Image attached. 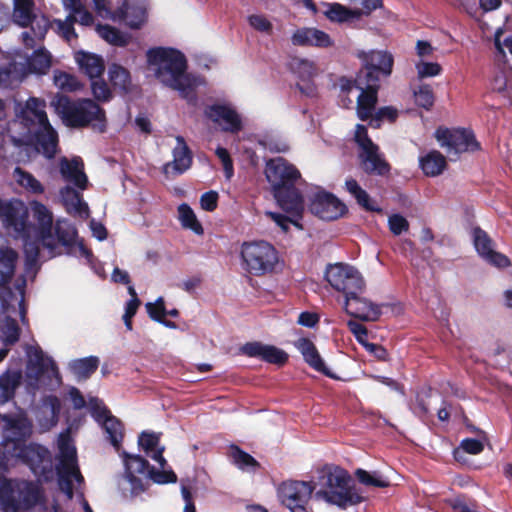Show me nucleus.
Here are the masks:
<instances>
[{
  "label": "nucleus",
  "instance_id": "1",
  "mask_svg": "<svg viewBox=\"0 0 512 512\" xmlns=\"http://www.w3.org/2000/svg\"><path fill=\"white\" fill-rule=\"evenodd\" d=\"M150 65L157 66L156 78L165 86L177 90L188 103L197 101L194 78L186 73L187 60L184 54L175 48L157 47L147 52Z\"/></svg>",
  "mask_w": 512,
  "mask_h": 512
},
{
  "label": "nucleus",
  "instance_id": "2",
  "mask_svg": "<svg viewBox=\"0 0 512 512\" xmlns=\"http://www.w3.org/2000/svg\"><path fill=\"white\" fill-rule=\"evenodd\" d=\"M265 176L280 208L286 213L301 216L304 199L296 187V182L301 178L299 170L286 159L276 157L266 162Z\"/></svg>",
  "mask_w": 512,
  "mask_h": 512
},
{
  "label": "nucleus",
  "instance_id": "3",
  "mask_svg": "<svg viewBox=\"0 0 512 512\" xmlns=\"http://www.w3.org/2000/svg\"><path fill=\"white\" fill-rule=\"evenodd\" d=\"M317 499L324 500L328 504L336 505L341 509L355 506L365 501L354 485L353 480L345 469L335 465H324L317 469V477L313 482Z\"/></svg>",
  "mask_w": 512,
  "mask_h": 512
},
{
  "label": "nucleus",
  "instance_id": "4",
  "mask_svg": "<svg viewBox=\"0 0 512 512\" xmlns=\"http://www.w3.org/2000/svg\"><path fill=\"white\" fill-rule=\"evenodd\" d=\"M41 486L24 479H9L0 489V508L3 512H26L42 499Z\"/></svg>",
  "mask_w": 512,
  "mask_h": 512
},
{
  "label": "nucleus",
  "instance_id": "5",
  "mask_svg": "<svg viewBox=\"0 0 512 512\" xmlns=\"http://www.w3.org/2000/svg\"><path fill=\"white\" fill-rule=\"evenodd\" d=\"M55 111L63 124L69 128H81L93 120L105 121V111L91 99L73 101L67 96H59L55 103Z\"/></svg>",
  "mask_w": 512,
  "mask_h": 512
},
{
  "label": "nucleus",
  "instance_id": "6",
  "mask_svg": "<svg viewBox=\"0 0 512 512\" xmlns=\"http://www.w3.org/2000/svg\"><path fill=\"white\" fill-rule=\"evenodd\" d=\"M244 268L254 276H263L275 271L279 262L276 248L264 240L244 242L241 246Z\"/></svg>",
  "mask_w": 512,
  "mask_h": 512
},
{
  "label": "nucleus",
  "instance_id": "7",
  "mask_svg": "<svg viewBox=\"0 0 512 512\" xmlns=\"http://www.w3.org/2000/svg\"><path fill=\"white\" fill-rule=\"evenodd\" d=\"M357 57L362 65L357 73V82L381 87L391 76L394 65L393 55L387 51H359Z\"/></svg>",
  "mask_w": 512,
  "mask_h": 512
},
{
  "label": "nucleus",
  "instance_id": "8",
  "mask_svg": "<svg viewBox=\"0 0 512 512\" xmlns=\"http://www.w3.org/2000/svg\"><path fill=\"white\" fill-rule=\"evenodd\" d=\"M6 453L28 465L34 474H45L51 470V459L49 451L39 444H26L23 437L10 438L4 440Z\"/></svg>",
  "mask_w": 512,
  "mask_h": 512
},
{
  "label": "nucleus",
  "instance_id": "9",
  "mask_svg": "<svg viewBox=\"0 0 512 512\" xmlns=\"http://www.w3.org/2000/svg\"><path fill=\"white\" fill-rule=\"evenodd\" d=\"M354 141L360 150L358 160L362 171L369 176L388 177L391 165L369 137L368 130H355Z\"/></svg>",
  "mask_w": 512,
  "mask_h": 512
},
{
  "label": "nucleus",
  "instance_id": "10",
  "mask_svg": "<svg viewBox=\"0 0 512 512\" xmlns=\"http://www.w3.org/2000/svg\"><path fill=\"white\" fill-rule=\"evenodd\" d=\"M325 279L334 290L343 293L345 297L363 293L365 289L361 273L349 264H329L325 271Z\"/></svg>",
  "mask_w": 512,
  "mask_h": 512
},
{
  "label": "nucleus",
  "instance_id": "11",
  "mask_svg": "<svg viewBox=\"0 0 512 512\" xmlns=\"http://www.w3.org/2000/svg\"><path fill=\"white\" fill-rule=\"evenodd\" d=\"M435 138L450 160H456L463 152L480 149L473 130H435Z\"/></svg>",
  "mask_w": 512,
  "mask_h": 512
},
{
  "label": "nucleus",
  "instance_id": "12",
  "mask_svg": "<svg viewBox=\"0 0 512 512\" xmlns=\"http://www.w3.org/2000/svg\"><path fill=\"white\" fill-rule=\"evenodd\" d=\"M310 212L325 221H334L348 213V207L336 195L324 189H318L309 198Z\"/></svg>",
  "mask_w": 512,
  "mask_h": 512
},
{
  "label": "nucleus",
  "instance_id": "13",
  "mask_svg": "<svg viewBox=\"0 0 512 512\" xmlns=\"http://www.w3.org/2000/svg\"><path fill=\"white\" fill-rule=\"evenodd\" d=\"M90 413L106 433V440L118 451L124 438V425L112 415L107 406L98 398L90 399Z\"/></svg>",
  "mask_w": 512,
  "mask_h": 512
},
{
  "label": "nucleus",
  "instance_id": "14",
  "mask_svg": "<svg viewBox=\"0 0 512 512\" xmlns=\"http://www.w3.org/2000/svg\"><path fill=\"white\" fill-rule=\"evenodd\" d=\"M314 490L313 481L290 480L283 482L278 492L281 502L291 512H308L306 506Z\"/></svg>",
  "mask_w": 512,
  "mask_h": 512
},
{
  "label": "nucleus",
  "instance_id": "15",
  "mask_svg": "<svg viewBox=\"0 0 512 512\" xmlns=\"http://www.w3.org/2000/svg\"><path fill=\"white\" fill-rule=\"evenodd\" d=\"M0 217L7 229H12L16 236L26 238L30 234L28 210L21 201L3 202L0 200Z\"/></svg>",
  "mask_w": 512,
  "mask_h": 512
},
{
  "label": "nucleus",
  "instance_id": "16",
  "mask_svg": "<svg viewBox=\"0 0 512 512\" xmlns=\"http://www.w3.org/2000/svg\"><path fill=\"white\" fill-rule=\"evenodd\" d=\"M473 244L479 254L488 264L504 269L511 265L510 259L494 250V241L488 235V233L480 227H475L472 231Z\"/></svg>",
  "mask_w": 512,
  "mask_h": 512
},
{
  "label": "nucleus",
  "instance_id": "17",
  "mask_svg": "<svg viewBox=\"0 0 512 512\" xmlns=\"http://www.w3.org/2000/svg\"><path fill=\"white\" fill-rule=\"evenodd\" d=\"M18 106L17 117L26 128H53L46 113L45 100L30 97L24 105Z\"/></svg>",
  "mask_w": 512,
  "mask_h": 512
},
{
  "label": "nucleus",
  "instance_id": "18",
  "mask_svg": "<svg viewBox=\"0 0 512 512\" xmlns=\"http://www.w3.org/2000/svg\"><path fill=\"white\" fill-rule=\"evenodd\" d=\"M172 154L173 160L165 163L162 167V173L167 179L182 175L193 162L192 151L182 136L176 137V146L173 148Z\"/></svg>",
  "mask_w": 512,
  "mask_h": 512
},
{
  "label": "nucleus",
  "instance_id": "19",
  "mask_svg": "<svg viewBox=\"0 0 512 512\" xmlns=\"http://www.w3.org/2000/svg\"><path fill=\"white\" fill-rule=\"evenodd\" d=\"M356 295L345 297L344 308L347 314L361 321H377L382 315L381 306Z\"/></svg>",
  "mask_w": 512,
  "mask_h": 512
},
{
  "label": "nucleus",
  "instance_id": "20",
  "mask_svg": "<svg viewBox=\"0 0 512 512\" xmlns=\"http://www.w3.org/2000/svg\"><path fill=\"white\" fill-rule=\"evenodd\" d=\"M241 352L248 357L260 358L267 363L278 366H283L288 361V354L284 350L258 341L245 343L241 347Z\"/></svg>",
  "mask_w": 512,
  "mask_h": 512
},
{
  "label": "nucleus",
  "instance_id": "21",
  "mask_svg": "<svg viewBox=\"0 0 512 512\" xmlns=\"http://www.w3.org/2000/svg\"><path fill=\"white\" fill-rule=\"evenodd\" d=\"M380 88L376 85L357 82V89L361 92L357 97L356 111L361 121H369L375 113Z\"/></svg>",
  "mask_w": 512,
  "mask_h": 512
},
{
  "label": "nucleus",
  "instance_id": "22",
  "mask_svg": "<svg viewBox=\"0 0 512 512\" xmlns=\"http://www.w3.org/2000/svg\"><path fill=\"white\" fill-rule=\"evenodd\" d=\"M296 348L302 354L305 362L315 371L331 379H339L325 364L315 344L309 339L302 337L295 343Z\"/></svg>",
  "mask_w": 512,
  "mask_h": 512
},
{
  "label": "nucleus",
  "instance_id": "23",
  "mask_svg": "<svg viewBox=\"0 0 512 512\" xmlns=\"http://www.w3.org/2000/svg\"><path fill=\"white\" fill-rule=\"evenodd\" d=\"M31 211L34 220L38 224V233L43 245L50 250L55 248V245L48 241L52 237L53 216L48 208L37 201L31 203Z\"/></svg>",
  "mask_w": 512,
  "mask_h": 512
},
{
  "label": "nucleus",
  "instance_id": "24",
  "mask_svg": "<svg viewBox=\"0 0 512 512\" xmlns=\"http://www.w3.org/2000/svg\"><path fill=\"white\" fill-rule=\"evenodd\" d=\"M60 173L63 179L74 184L80 190L87 189L88 178L84 172V164L80 157H74L71 160L62 158L60 161Z\"/></svg>",
  "mask_w": 512,
  "mask_h": 512
},
{
  "label": "nucleus",
  "instance_id": "25",
  "mask_svg": "<svg viewBox=\"0 0 512 512\" xmlns=\"http://www.w3.org/2000/svg\"><path fill=\"white\" fill-rule=\"evenodd\" d=\"M204 113L214 123L224 122L229 128H242L241 116L230 105L213 104L206 107Z\"/></svg>",
  "mask_w": 512,
  "mask_h": 512
},
{
  "label": "nucleus",
  "instance_id": "26",
  "mask_svg": "<svg viewBox=\"0 0 512 512\" xmlns=\"http://www.w3.org/2000/svg\"><path fill=\"white\" fill-rule=\"evenodd\" d=\"M75 60L80 70L90 79L99 78L105 71L104 60L101 56L85 51H78L75 54Z\"/></svg>",
  "mask_w": 512,
  "mask_h": 512
},
{
  "label": "nucleus",
  "instance_id": "27",
  "mask_svg": "<svg viewBox=\"0 0 512 512\" xmlns=\"http://www.w3.org/2000/svg\"><path fill=\"white\" fill-rule=\"evenodd\" d=\"M17 260L18 254L14 249L0 247V286L10 283L15 273Z\"/></svg>",
  "mask_w": 512,
  "mask_h": 512
},
{
  "label": "nucleus",
  "instance_id": "28",
  "mask_svg": "<svg viewBox=\"0 0 512 512\" xmlns=\"http://www.w3.org/2000/svg\"><path fill=\"white\" fill-rule=\"evenodd\" d=\"M22 381L20 370H7L0 376V403L12 400Z\"/></svg>",
  "mask_w": 512,
  "mask_h": 512
},
{
  "label": "nucleus",
  "instance_id": "29",
  "mask_svg": "<svg viewBox=\"0 0 512 512\" xmlns=\"http://www.w3.org/2000/svg\"><path fill=\"white\" fill-rule=\"evenodd\" d=\"M420 168L426 176L440 175L447 167L446 158L437 150H432L419 159Z\"/></svg>",
  "mask_w": 512,
  "mask_h": 512
},
{
  "label": "nucleus",
  "instance_id": "30",
  "mask_svg": "<svg viewBox=\"0 0 512 512\" xmlns=\"http://www.w3.org/2000/svg\"><path fill=\"white\" fill-rule=\"evenodd\" d=\"M99 367V358L97 356H88L72 360L69 369L78 381L89 379Z\"/></svg>",
  "mask_w": 512,
  "mask_h": 512
},
{
  "label": "nucleus",
  "instance_id": "31",
  "mask_svg": "<svg viewBox=\"0 0 512 512\" xmlns=\"http://www.w3.org/2000/svg\"><path fill=\"white\" fill-rule=\"evenodd\" d=\"M346 191L355 198L357 204L369 212L381 213L382 209L374 204L369 194L359 185L354 178L345 181Z\"/></svg>",
  "mask_w": 512,
  "mask_h": 512
},
{
  "label": "nucleus",
  "instance_id": "32",
  "mask_svg": "<svg viewBox=\"0 0 512 512\" xmlns=\"http://www.w3.org/2000/svg\"><path fill=\"white\" fill-rule=\"evenodd\" d=\"M36 132L37 149L48 158H54L58 148L57 130H34Z\"/></svg>",
  "mask_w": 512,
  "mask_h": 512
},
{
  "label": "nucleus",
  "instance_id": "33",
  "mask_svg": "<svg viewBox=\"0 0 512 512\" xmlns=\"http://www.w3.org/2000/svg\"><path fill=\"white\" fill-rule=\"evenodd\" d=\"M60 196L67 207L73 210L80 216L87 217L89 215V207L86 202L82 200L81 194L71 186H65L60 189Z\"/></svg>",
  "mask_w": 512,
  "mask_h": 512
},
{
  "label": "nucleus",
  "instance_id": "34",
  "mask_svg": "<svg viewBox=\"0 0 512 512\" xmlns=\"http://www.w3.org/2000/svg\"><path fill=\"white\" fill-rule=\"evenodd\" d=\"M119 12L121 18L133 29L140 28L146 20V9L139 5H130L124 2L119 8Z\"/></svg>",
  "mask_w": 512,
  "mask_h": 512
},
{
  "label": "nucleus",
  "instance_id": "35",
  "mask_svg": "<svg viewBox=\"0 0 512 512\" xmlns=\"http://www.w3.org/2000/svg\"><path fill=\"white\" fill-rule=\"evenodd\" d=\"M325 15L332 22L344 23L359 19L362 12L359 9H349L339 3H331L328 5Z\"/></svg>",
  "mask_w": 512,
  "mask_h": 512
},
{
  "label": "nucleus",
  "instance_id": "36",
  "mask_svg": "<svg viewBox=\"0 0 512 512\" xmlns=\"http://www.w3.org/2000/svg\"><path fill=\"white\" fill-rule=\"evenodd\" d=\"M109 81L114 89L127 92L131 85L130 72L120 64L113 63L108 69Z\"/></svg>",
  "mask_w": 512,
  "mask_h": 512
},
{
  "label": "nucleus",
  "instance_id": "37",
  "mask_svg": "<svg viewBox=\"0 0 512 512\" xmlns=\"http://www.w3.org/2000/svg\"><path fill=\"white\" fill-rule=\"evenodd\" d=\"M125 476L143 475L149 476L151 465L144 457L140 455H129L124 452Z\"/></svg>",
  "mask_w": 512,
  "mask_h": 512
},
{
  "label": "nucleus",
  "instance_id": "38",
  "mask_svg": "<svg viewBox=\"0 0 512 512\" xmlns=\"http://www.w3.org/2000/svg\"><path fill=\"white\" fill-rule=\"evenodd\" d=\"M33 7V0H14V22L21 27L29 26L35 17Z\"/></svg>",
  "mask_w": 512,
  "mask_h": 512
},
{
  "label": "nucleus",
  "instance_id": "39",
  "mask_svg": "<svg viewBox=\"0 0 512 512\" xmlns=\"http://www.w3.org/2000/svg\"><path fill=\"white\" fill-rule=\"evenodd\" d=\"M96 31L99 36L109 44L118 47H125L128 44V38L118 28L109 24H97Z\"/></svg>",
  "mask_w": 512,
  "mask_h": 512
},
{
  "label": "nucleus",
  "instance_id": "40",
  "mask_svg": "<svg viewBox=\"0 0 512 512\" xmlns=\"http://www.w3.org/2000/svg\"><path fill=\"white\" fill-rule=\"evenodd\" d=\"M60 462L58 467L73 468L77 463V452L75 446L71 443L68 435H61L59 439Z\"/></svg>",
  "mask_w": 512,
  "mask_h": 512
},
{
  "label": "nucleus",
  "instance_id": "41",
  "mask_svg": "<svg viewBox=\"0 0 512 512\" xmlns=\"http://www.w3.org/2000/svg\"><path fill=\"white\" fill-rule=\"evenodd\" d=\"M147 313L149 317L165 327L175 329L177 327L176 323L165 318L166 316V308L163 297H159L156 299L154 303L148 302L145 305Z\"/></svg>",
  "mask_w": 512,
  "mask_h": 512
},
{
  "label": "nucleus",
  "instance_id": "42",
  "mask_svg": "<svg viewBox=\"0 0 512 512\" xmlns=\"http://www.w3.org/2000/svg\"><path fill=\"white\" fill-rule=\"evenodd\" d=\"M58 242L65 247H72L77 237L76 228L67 220H57L54 226Z\"/></svg>",
  "mask_w": 512,
  "mask_h": 512
},
{
  "label": "nucleus",
  "instance_id": "43",
  "mask_svg": "<svg viewBox=\"0 0 512 512\" xmlns=\"http://www.w3.org/2000/svg\"><path fill=\"white\" fill-rule=\"evenodd\" d=\"M230 456L233 463L241 470H248L250 468L256 470L260 466L259 462L253 456L237 445L230 446Z\"/></svg>",
  "mask_w": 512,
  "mask_h": 512
},
{
  "label": "nucleus",
  "instance_id": "44",
  "mask_svg": "<svg viewBox=\"0 0 512 512\" xmlns=\"http://www.w3.org/2000/svg\"><path fill=\"white\" fill-rule=\"evenodd\" d=\"M178 213L179 219L184 228L190 229L198 235H202L204 233L201 223L197 220L194 211L188 204L183 203L179 205Z\"/></svg>",
  "mask_w": 512,
  "mask_h": 512
},
{
  "label": "nucleus",
  "instance_id": "45",
  "mask_svg": "<svg viewBox=\"0 0 512 512\" xmlns=\"http://www.w3.org/2000/svg\"><path fill=\"white\" fill-rule=\"evenodd\" d=\"M51 66V55L48 51L39 49L28 59V67L32 72L45 74Z\"/></svg>",
  "mask_w": 512,
  "mask_h": 512
},
{
  "label": "nucleus",
  "instance_id": "46",
  "mask_svg": "<svg viewBox=\"0 0 512 512\" xmlns=\"http://www.w3.org/2000/svg\"><path fill=\"white\" fill-rule=\"evenodd\" d=\"M355 476L358 481L365 486H372L377 488H386L390 486L389 480L384 478L379 472H368L364 469H357Z\"/></svg>",
  "mask_w": 512,
  "mask_h": 512
},
{
  "label": "nucleus",
  "instance_id": "47",
  "mask_svg": "<svg viewBox=\"0 0 512 512\" xmlns=\"http://www.w3.org/2000/svg\"><path fill=\"white\" fill-rule=\"evenodd\" d=\"M2 338L5 345H14L20 338L21 329L17 321L6 316L1 327Z\"/></svg>",
  "mask_w": 512,
  "mask_h": 512
},
{
  "label": "nucleus",
  "instance_id": "48",
  "mask_svg": "<svg viewBox=\"0 0 512 512\" xmlns=\"http://www.w3.org/2000/svg\"><path fill=\"white\" fill-rule=\"evenodd\" d=\"M30 363L36 369V375L41 376L49 370H57V366L52 358L46 357L43 351L38 348L35 350Z\"/></svg>",
  "mask_w": 512,
  "mask_h": 512
},
{
  "label": "nucleus",
  "instance_id": "49",
  "mask_svg": "<svg viewBox=\"0 0 512 512\" xmlns=\"http://www.w3.org/2000/svg\"><path fill=\"white\" fill-rule=\"evenodd\" d=\"M398 116L399 112L395 107L384 106L377 109L369 121L371 124L375 123L377 126L383 123L393 124L396 122Z\"/></svg>",
  "mask_w": 512,
  "mask_h": 512
},
{
  "label": "nucleus",
  "instance_id": "50",
  "mask_svg": "<svg viewBox=\"0 0 512 512\" xmlns=\"http://www.w3.org/2000/svg\"><path fill=\"white\" fill-rule=\"evenodd\" d=\"M16 172L19 173L18 182L26 188L28 191L34 194H41L44 192V187L31 173L16 168Z\"/></svg>",
  "mask_w": 512,
  "mask_h": 512
},
{
  "label": "nucleus",
  "instance_id": "51",
  "mask_svg": "<svg viewBox=\"0 0 512 512\" xmlns=\"http://www.w3.org/2000/svg\"><path fill=\"white\" fill-rule=\"evenodd\" d=\"M415 103L425 109H430L434 104V93L430 85H420L417 90L414 91Z\"/></svg>",
  "mask_w": 512,
  "mask_h": 512
},
{
  "label": "nucleus",
  "instance_id": "52",
  "mask_svg": "<svg viewBox=\"0 0 512 512\" xmlns=\"http://www.w3.org/2000/svg\"><path fill=\"white\" fill-rule=\"evenodd\" d=\"M290 216L277 213V212H268V216L284 231L288 232L289 225L293 224L295 227L302 229V225L300 224V220L302 216L292 215L288 213ZM303 215V213L301 214Z\"/></svg>",
  "mask_w": 512,
  "mask_h": 512
},
{
  "label": "nucleus",
  "instance_id": "53",
  "mask_svg": "<svg viewBox=\"0 0 512 512\" xmlns=\"http://www.w3.org/2000/svg\"><path fill=\"white\" fill-rule=\"evenodd\" d=\"M91 80V90L94 98L98 101L106 102L109 101L112 97L111 90L108 84L101 77L90 79Z\"/></svg>",
  "mask_w": 512,
  "mask_h": 512
},
{
  "label": "nucleus",
  "instance_id": "54",
  "mask_svg": "<svg viewBox=\"0 0 512 512\" xmlns=\"http://www.w3.org/2000/svg\"><path fill=\"white\" fill-rule=\"evenodd\" d=\"M76 22L77 17L73 14H69L64 21L55 20L59 33L67 41H71L72 39H76L78 37L74 29V24Z\"/></svg>",
  "mask_w": 512,
  "mask_h": 512
},
{
  "label": "nucleus",
  "instance_id": "55",
  "mask_svg": "<svg viewBox=\"0 0 512 512\" xmlns=\"http://www.w3.org/2000/svg\"><path fill=\"white\" fill-rule=\"evenodd\" d=\"M73 468L70 467H58L57 475H58V484L60 489L67 494L69 498H72L73 496V483H72V476L70 475V471Z\"/></svg>",
  "mask_w": 512,
  "mask_h": 512
},
{
  "label": "nucleus",
  "instance_id": "56",
  "mask_svg": "<svg viewBox=\"0 0 512 512\" xmlns=\"http://www.w3.org/2000/svg\"><path fill=\"white\" fill-rule=\"evenodd\" d=\"M55 83L59 88L68 92H73L80 88L77 78L66 72H61L55 76Z\"/></svg>",
  "mask_w": 512,
  "mask_h": 512
},
{
  "label": "nucleus",
  "instance_id": "57",
  "mask_svg": "<svg viewBox=\"0 0 512 512\" xmlns=\"http://www.w3.org/2000/svg\"><path fill=\"white\" fill-rule=\"evenodd\" d=\"M337 85L339 86L342 98L343 105L348 107L352 104V100L347 97L348 93L355 87L357 88V77L355 79L348 78L346 76H341L338 79Z\"/></svg>",
  "mask_w": 512,
  "mask_h": 512
},
{
  "label": "nucleus",
  "instance_id": "58",
  "mask_svg": "<svg viewBox=\"0 0 512 512\" xmlns=\"http://www.w3.org/2000/svg\"><path fill=\"white\" fill-rule=\"evenodd\" d=\"M450 507L456 512H474L476 504L473 500L466 498L464 495L449 500Z\"/></svg>",
  "mask_w": 512,
  "mask_h": 512
},
{
  "label": "nucleus",
  "instance_id": "59",
  "mask_svg": "<svg viewBox=\"0 0 512 512\" xmlns=\"http://www.w3.org/2000/svg\"><path fill=\"white\" fill-rule=\"evenodd\" d=\"M148 479L157 484L175 483L177 476L173 471H159L155 467H151Z\"/></svg>",
  "mask_w": 512,
  "mask_h": 512
},
{
  "label": "nucleus",
  "instance_id": "60",
  "mask_svg": "<svg viewBox=\"0 0 512 512\" xmlns=\"http://www.w3.org/2000/svg\"><path fill=\"white\" fill-rule=\"evenodd\" d=\"M215 153L219 160L222 162L226 179L230 180L234 175V166L228 150L224 147H218Z\"/></svg>",
  "mask_w": 512,
  "mask_h": 512
},
{
  "label": "nucleus",
  "instance_id": "61",
  "mask_svg": "<svg viewBox=\"0 0 512 512\" xmlns=\"http://www.w3.org/2000/svg\"><path fill=\"white\" fill-rule=\"evenodd\" d=\"M388 225L390 231L396 236L401 235L409 229V222L400 214L391 215L388 220Z\"/></svg>",
  "mask_w": 512,
  "mask_h": 512
},
{
  "label": "nucleus",
  "instance_id": "62",
  "mask_svg": "<svg viewBox=\"0 0 512 512\" xmlns=\"http://www.w3.org/2000/svg\"><path fill=\"white\" fill-rule=\"evenodd\" d=\"M160 438L157 434L151 432H142L139 436L138 443L144 451L150 455V452L154 451L158 446Z\"/></svg>",
  "mask_w": 512,
  "mask_h": 512
},
{
  "label": "nucleus",
  "instance_id": "63",
  "mask_svg": "<svg viewBox=\"0 0 512 512\" xmlns=\"http://www.w3.org/2000/svg\"><path fill=\"white\" fill-rule=\"evenodd\" d=\"M25 261L28 267L34 266L40 255V248L37 242L25 241L24 243Z\"/></svg>",
  "mask_w": 512,
  "mask_h": 512
},
{
  "label": "nucleus",
  "instance_id": "64",
  "mask_svg": "<svg viewBox=\"0 0 512 512\" xmlns=\"http://www.w3.org/2000/svg\"><path fill=\"white\" fill-rule=\"evenodd\" d=\"M310 39H311L310 46L327 48L333 44L330 36L326 32H324L322 30H318L316 28H311Z\"/></svg>",
  "mask_w": 512,
  "mask_h": 512
}]
</instances>
